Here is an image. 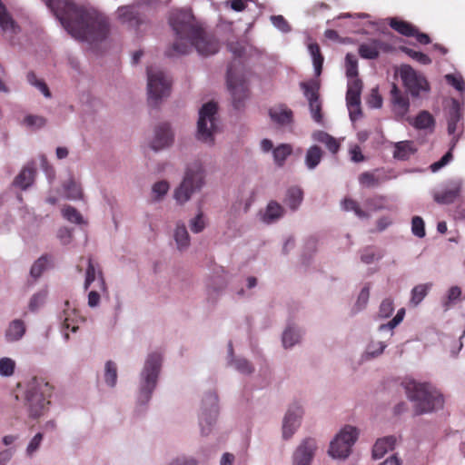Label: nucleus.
<instances>
[{
  "label": "nucleus",
  "instance_id": "6e6d98bb",
  "mask_svg": "<svg viewBox=\"0 0 465 465\" xmlns=\"http://www.w3.org/2000/svg\"><path fill=\"white\" fill-rule=\"evenodd\" d=\"M453 159V154L451 153V149L448 151L439 161L433 163L430 165V170L435 173L438 172L440 169L447 165L450 162H451Z\"/></svg>",
  "mask_w": 465,
  "mask_h": 465
},
{
  "label": "nucleus",
  "instance_id": "6ab92c4d",
  "mask_svg": "<svg viewBox=\"0 0 465 465\" xmlns=\"http://www.w3.org/2000/svg\"><path fill=\"white\" fill-rule=\"evenodd\" d=\"M173 141V134L170 125L163 123L156 126L154 130V137L151 142V148L154 151H159L170 146Z\"/></svg>",
  "mask_w": 465,
  "mask_h": 465
},
{
  "label": "nucleus",
  "instance_id": "79ce46f5",
  "mask_svg": "<svg viewBox=\"0 0 465 465\" xmlns=\"http://www.w3.org/2000/svg\"><path fill=\"white\" fill-rule=\"evenodd\" d=\"M64 307L63 315L61 316V319H63V326L66 329L71 328L73 331H76L78 327L74 324V320L71 318V314H75V309H73L72 312H69L70 303L68 301L64 302Z\"/></svg>",
  "mask_w": 465,
  "mask_h": 465
},
{
  "label": "nucleus",
  "instance_id": "3c124183",
  "mask_svg": "<svg viewBox=\"0 0 465 465\" xmlns=\"http://www.w3.org/2000/svg\"><path fill=\"white\" fill-rule=\"evenodd\" d=\"M24 123L25 125L33 128H41L46 124V120L43 116L39 115H27L24 119Z\"/></svg>",
  "mask_w": 465,
  "mask_h": 465
},
{
  "label": "nucleus",
  "instance_id": "423d86ee",
  "mask_svg": "<svg viewBox=\"0 0 465 465\" xmlns=\"http://www.w3.org/2000/svg\"><path fill=\"white\" fill-rule=\"evenodd\" d=\"M162 356L157 352L148 355L143 370L141 373L142 384L138 401L145 404L151 399L152 393L156 387L158 375L161 370Z\"/></svg>",
  "mask_w": 465,
  "mask_h": 465
},
{
  "label": "nucleus",
  "instance_id": "f8f14e48",
  "mask_svg": "<svg viewBox=\"0 0 465 465\" xmlns=\"http://www.w3.org/2000/svg\"><path fill=\"white\" fill-rule=\"evenodd\" d=\"M227 85L232 96L234 108L241 109L243 106V102L249 96V89L245 79L243 77H237L234 74L232 64L227 70Z\"/></svg>",
  "mask_w": 465,
  "mask_h": 465
},
{
  "label": "nucleus",
  "instance_id": "603ef678",
  "mask_svg": "<svg viewBox=\"0 0 465 465\" xmlns=\"http://www.w3.org/2000/svg\"><path fill=\"white\" fill-rule=\"evenodd\" d=\"M394 311V305L391 299H384L381 305L379 310V315L381 318H388L390 317Z\"/></svg>",
  "mask_w": 465,
  "mask_h": 465
},
{
  "label": "nucleus",
  "instance_id": "aec40b11",
  "mask_svg": "<svg viewBox=\"0 0 465 465\" xmlns=\"http://www.w3.org/2000/svg\"><path fill=\"white\" fill-rule=\"evenodd\" d=\"M384 169H375L372 172H363L359 175V183L367 188H374L391 179Z\"/></svg>",
  "mask_w": 465,
  "mask_h": 465
},
{
  "label": "nucleus",
  "instance_id": "1a4fd4ad",
  "mask_svg": "<svg viewBox=\"0 0 465 465\" xmlns=\"http://www.w3.org/2000/svg\"><path fill=\"white\" fill-rule=\"evenodd\" d=\"M217 104L213 102L204 104L199 111L197 123V139L209 143H213V132L215 131V115Z\"/></svg>",
  "mask_w": 465,
  "mask_h": 465
},
{
  "label": "nucleus",
  "instance_id": "2f4dec72",
  "mask_svg": "<svg viewBox=\"0 0 465 465\" xmlns=\"http://www.w3.org/2000/svg\"><path fill=\"white\" fill-rule=\"evenodd\" d=\"M301 88L303 90L305 97L309 104L319 101L320 84L317 80L301 83Z\"/></svg>",
  "mask_w": 465,
  "mask_h": 465
},
{
  "label": "nucleus",
  "instance_id": "0eeeda50",
  "mask_svg": "<svg viewBox=\"0 0 465 465\" xmlns=\"http://www.w3.org/2000/svg\"><path fill=\"white\" fill-rule=\"evenodd\" d=\"M148 102L157 106L161 100L170 94L171 79L162 71L147 67Z\"/></svg>",
  "mask_w": 465,
  "mask_h": 465
},
{
  "label": "nucleus",
  "instance_id": "c756f323",
  "mask_svg": "<svg viewBox=\"0 0 465 465\" xmlns=\"http://www.w3.org/2000/svg\"><path fill=\"white\" fill-rule=\"evenodd\" d=\"M381 43L378 40H373L371 43L361 44L359 46V54L365 59H376L380 54Z\"/></svg>",
  "mask_w": 465,
  "mask_h": 465
},
{
  "label": "nucleus",
  "instance_id": "2eb2a0df",
  "mask_svg": "<svg viewBox=\"0 0 465 465\" xmlns=\"http://www.w3.org/2000/svg\"><path fill=\"white\" fill-rule=\"evenodd\" d=\"M462 186L461 179L450 180L441 191L433 193V199L440 204H450L460 196Z\"/></svg>",
  "mask_w": 465,
  "mask_h": 465
},
{
  "label": "nucleus",
  "instance_id": "774afa93",
  "mask_svg": "<svg viewBox=\"0 0 465 465\" xmlns=\"http://www.w3.org/2000/svg\"><path fill=\"white\" fill-rule=\"evenodd\" d=\"M351 159L355 163H361L365 160L364 155L361 153V149L359 145H354L350 150Z\"/></svg>",
  "mask_w": 465,
  "mask_h": 465
},
{
  "label": "nucleus",
  "instance_id": "c03bdc74",
  "mask_svg": "<svg viewBox=\"0 0 465 465\" xmlns=\"http://www.w3.org/2000/svg\"><path fill=\"white\" fill-rule=\"evenodd\" d=\"M15 362L11 358L4 357L0 359V375L9 377L14 374Z\"/></svg>",
  "mask_w": 465,
  "mask_h": 465
},
{
  "label": "nucleus",
  "instance_id": "09e8293b",
  "mask_svg": "<svg viewBox=\"0 0 465 465\" xmlns=\"http://www.w3.org/2000/svg\"><path fill=\"white\" fill-rule=\"evenodd\" d=\"M190 229L194 233L203 232L206 226L203 213L200 212L193 219L190 221Z\"/></svg>",
  "mask_w": 465,
  "mask_h": 465
},
{
  "label": "nucleus",
  "instance_id": "f3484780",
  "mask_svg": "<svg viewBox=\"0 0 465 465\" xmlns=\"http://www.w3.org/2000/svg\"><path fill=\"white\" fill-rule=\"evenodd\" d=\"M391 109L397 118H403L410 110V100L395 84L391 89Z\"/></svg>",
  "mask_w": 465,
  "mask_h": 465
},
{
  "label": "nucleus",
  "instance_id": "f03ea898",
  "mask_svg": "<svg viewBox=\"0 0 465 465\" xmlns=\"http://www.w3.org/2000/svg\"><path fill=\"white\" fill-rule=\"evenodd\" d=\"M170 25L176 35V41L165 51L169 57L188 54L193 47L202 55L214 54L219 50V42L196 25L193 17L186 12H173Z\"/></svg>",
  "mask_w": 465,
  "mask_h": 465
},
{
  "label": "nucleus",
  "instance_id": "4c0bfd02",
  "mask_svg": "<svg viewBox=\"0 0 465 465\" xmlns=\"http://www.w3.org/2000/svg\"><path fill=\"white\" fill-rule=\"evenodd\" d=\"M346 62V76L348 79L358 78V60L352 54H347L345 57Z\"/></svg>",
  "mask_w": 465,
  "mask_h": 465
},
{
  "label": "nucleus",
  "instance_id": "4d7b16f0",
  "mask_svg": "<svg viewBox=\"0 0 465 465\" xmlns=\"http://www.w3.org/2000/svg\"><path fill=\"white\" fill-rule=\"evenodd\" d=\"M46 258L41 257L39 258L31 267L30 274L34 278H38L42 272H44L45 265H46Z\"/></svg>",
  "mask_w": 465,
  "mask_h": 465
},
{
  "label": "nucleus",
  "instance_id": "f704fd0d",
  "mask_svg": "<svg viewBox=\"0 0 465 465\" xmlns=\"http://www.w3.org/2000/svg\"><path fill=\"white\" fill-rule=\"evenodd\" d=\"M292 153V147L288 143H282L272 151L273 159L279 167H282L286 159Z\"/></svg>",
  "mask_w": 465,
  "mask_h": 465
},
{
  "label": "nucleus",
  "instance_id": "72a5a7b5",
  "mask_svg": "<svg viewBox=\"0 0 465 465\" xmlns=\"http://www.w3.org/2000/svg\"><path fill=\"white\" fill-rule=\"evenodd\" d=\"M174 240L179 250H184L190 245V236L185 225L179 223L174 231Z\"/></svg>",
  "mask_w": 465,
  "mask_h": 465
},
{
  "label": "nucleus",
  "instance_id": "de8ad7c7",
  "mask_svg": "<svg viewBox=\"0 0 465 465\" xmlns=\"http://www.w3.org/2000/svg\"><path fill=\"white\" fill-rule=\"evenodd\" d=\"M411 232L412 233L419 237L423 238L426 234L425 232V225L424 221L420 216H414L411 220Z\"/></svg>",
  "mask_w": 465,
  "mask_h": 465
},
{
  "label": "nucleus",
  "instance_id": "c85d7f7f",
  "mask_svg": "<svg viewBox=\"0 0 465 465\" xmlns=\"http://www.w3.org/2000/svg\"><path fill=\"white\" fill-rule=\"evenodd\" d=\"M389 25L393 30L404 36L411 37L416 34V27L407 21L393 17L390 19Z\"/></svg>",
  "mask_w": 465,
  "mask_h": 465
},
{
  "label": "nucleus",
  "instance_id": "0e129e2a",
  "mask_svg": "<svg viewBox=\"0 0 465 465\" xmlns=\"http://www.w3.org/2000/svg\"><path fill=\"white\" fill-rule=\"evenodd\" d=\"M95 280V268L91 259L88 260V267L86 270V277L84 282V289L87 290L90 284Z\"/></svg>",
  "mask_w": 465,
  "mask_h": 465
},
{
  "label": "nucleus",
  "instance_id": "ea45409f",
  "mask_svg": "<svg viewBox=\"0 0 465 465\" xmlns=\"http://www.w3.org/2000/svg\"><path fill=\"white\" fill-rule=\"evenodd\" d=\"M104 380L105 382L111 387H114L116 384L117 368L116 364L112 361H108L105 363Z\"/></svg>",
  "mask_w": 465,
  "mask_h": 465
},
{
  "label": "nucleus",
  "instance_id": "680f3d73",
  "mask_svg": "<svg viewBox=\"0 0 465 465\" xmlns=\"http://www.w3.org/2000/svg\"><path fill=\"white\" fill-rule=\"evenodd\" d=\"M446 80L448 84L452 85L456 90L462 92L465 89V83L462 78L457 77L453 74H447Z\"/></svg>",
  "mask_w": 465,
  "mask_h": 465
},
{
  "label": "nucleus",
  "instance_id": "f257e3e1",
  "mask_svg": "<svg viewBox=\"0 0 465 465\" xmlns=\"http://www.w3.org/2000/svg\"><path fill=\"white\" fill-rule=\"evenodd\" d=\"M74 38L89 43L106 38L109 24L95 9L72 0H42Z\"/></svg>",
  "mask_w": 465,
  "mask_h": 465
},
{
  "label": "nucleus",
  "instance_id": "052dcab7",
  "mask_svg": "<svg viewBox=\"0 0 465 465\" xmlns=\"http://www.w3.org/2000/svg\"><path fill=\"white\" fill-rule=\"evenodd\" d=\"M461 295V290L458 286H452L448 292V301L444 303L445 310H448L451 302H456Z\"/></svg>",
  "mask_w": 465,
  "mask_h": 465
},
{
  "label": "nucleus",
  "instance_id": "7c9ffc66",
  "mask_svg": "<svg viewBox=\"0 0 465 465\" xmlns=\"http://www.w3.org/2000/svg\"><path fill=\"white\" fill-rule=\"evenodd\" d=\"M415 152L416 149L413 147L412 142L402 141L395 144L393 156L398 160L405 161L408 160Z\"/></svg>",
  "mask_w": 465,
  "mask_h": 465
},
{
  "label": "nucleus",
  "instance_id": "9b49d317",
  "mask_svg": "<svg viewBox=\"0 0 465 465\" xmlns=\"http://www.w3.org/2000/svg\"><path fill=\"white\" fill-rule=\"evenodd\" d=\"M400 76L403 85L412 97H419L421 93H428L430 91V84L426 77L415 71L411 65H401Z\"/></svg>",
  "mask_w": 465,
  "mask_h": 465
},
{
  "label": "nucleus",
  "instance_id": "13d9d810",
  "mask_svg": "<svg viewBox=\"0 0 465 465\" xmlns=\"http://www.w3.org/2000/svg\"><path fill=\"white\" fill-rule=\"evenodd\" d=\"M46 294L45 292H38L33 295L29 302V309L32 312L38 310L45 301Z\"/></svg>",
  "mask_w": 465,
  "mask_h": 465
},
{
  "label": "nucleus",
  "instance_id": "8fccbe9b",
  "mask_svg": "<svg viewBox=\"0 0 465 465\" xmlns=\"http://www.w3.org/2000/svg\"><path fill=\"white\" fill-rule=\"evenodd\" d=\"M169 190V183L166 181H160L153 185L152 192L155 200H160L167 193Z\"/></svg>",
  "mask_w": 465,
  "mask_h": 465
},
{
  "label": "nucleus",
  "instance_id": "5701e85b",
  "mask_svg": "<svg viewBox=\"0 0 465 465\" xmlns=\"http://www.w3.org/2000/svg\"><path fill=\"white\" fill-rule=\"evenodd\" d=\"M312 139L326 146V148L333 154L337 153L341 147L339 140L324 131H316L312 134Z\"/></svg>",
  "mask_w": 465,
  "mask_h": 465
},
{
  "label": "nucleus",
  "instance_id": "338daca9",
  "mask_svg": "<svg viewBox=\"0 0 465 465\" xmlns=\"http://www.w3.org/2000/svg\"><path fill=\"white\" fill-rule=\"evenodd\" d=\"M235 368L242 373H251L252 367L251 363L245 359H238L234 362Z\"/></svg>",
  "mask_w": 465,
  "mask_h": 465
},
{
  "label": "nucleus",
  "instance_id": "4468645a",
  "mask_svg": "<svg viewBox=\"0 0 465 465\" xmlns=\"http://www.w3.org/2000/svg\"><path fill=\"white\" fill-rule=\"evenodd\" d=\"M218 397L214 392L206 394L203 400L204 410L200 417V426L202 433L206 435L211 430V426L216 420L218 415Z\"/></svg>",
  "mask_w": 465,
  "mask_h": 465
},
{
  "label": "nucleus",
  "instance_id": "c9c22d12",
  "mask_svg": "<svg viewBox=\"0 0 465 465\" xmlns=\"http://www.w3.org/2000/svg\"><path fill=\"white\" fill-rule=\"evenodd\" d=\"M322 151L317 145L311 146L305 155V163L309 169H314L321 162Z\"/></svg>",
  "mask_w": 465,
  "mask_h": 465
},
{
  "label": "nucleus",
  "instance_id": "6e6552de",
  "mask_svg": "<svg viewBox=\"0 0 465 465\" xmlns=\"http://www.w3.org/2000/svg\"><path fill=\"white\" fill-rule=\"evenodd\" d=\"M388 199L385 195L374 194L365 199L364 205L367 210H363L360 203L352 199L346 197L341 202V207L346 212H353L354 214L361 219H369L370 212H377L389 209Z\"/></svg>",
  "mask_w": 465,
  "mask_h": 465
},
{
  "label": "nucleus",
  "instance_id": "cd10ccee",
  "mask_svg": "<svg viewBox=\"0 0 465 465\" xmlns=\"http://www.w3.org/2000/svg\"><path fill=\"white\" fill-rule=\"evenodd\" d=\"M303 199V193L301 188L297 186L290 187L284 198V203L289 206L290 209L295 211L301 205Z\"/></svg>",
  "mask_w": 465,
  "mask_h": 465
},
{
  "label": "nucleus",
  "instance_id": "49530a36",
  "mask_svg": "<svg viewBox=\"0 0 465 465\" xmlns=\"http://www.w3.org/2000/svg\"><path fill=\"white\" fill-rule=\"evenodd\" d=\"M65 194L68 199L77 200L82 197V189L80 185H78L74 181H70L64 186Z\"/></svg>",
  "mask_w": 465,
  "mask_h": 465
},
{
  "label": "nucleus",
  "instance_id": "bf43d9fd",
  "mask_svg": "<svg viewBox=\"0 0 465 465\" xmlns=\"http://www.w3.org/2000/svg\"><path fill=\"white\" fill-rule=\"evenodd\" d=\"M43 440V434L38 432L29 442L26 448V453L28 456H32L40 447Z\"/></svg>",
  "mask_w": 465,
  "mask_h": 465
},
{
  "label": "nucleus",
  "instance_id": "a878e982",
  "mask_svg": "<svg viewBox=\"0 0 465 465\" xmlns=\"http://www.w3.org/2000/svg\"><path fill=\"white\" fill-rule=\"evenodd\" d=\"M25 324L22 320H14L5 330V339L8 341H19L25 335Z\"/></svg>",
  "mask_w": 465,
  "mask_h": 465
},
{
  "label": "nucleus",
  "instance_id": "39448f33",
  "mask_svg": "<svg viewBox=\"0 0 465 465\" xmlns=\"http://www.w3.org/2000/svg\"><path fill=\"white\" fill-rule=\"evenodd\" d=\"M204 184V169L201 163L195 162L186 169L181 184L175 189L173 197L180 204L186 203Z\"/></svg>",
  "mask_w": 465,
  "mask_h": 465
},
{
  "label": "nucleus",
  "instance_id": "4be33fe9",
  "mask_svg": "<svg viewBox=\"0 0 465 465\" xmlns=\"http://www.w3.org/2000/svg\"><path fill=\"white\" fill-rule=\"evenodd\" d=\"M269 115L272 122L285 125L292 122V112L284 104L275 105L269 110Z\"/></svg>",
  "mask_w": 465,
  "mask_h": 465
},
{
  "label": "nucleus",
  "instance_id": "7ed1b4c3",
  "mask_svg": "<svg viewBox=\"0 0 465 465\" xmlns=\"http://www.w3.org/2000/svg\"><path fill=\"white\" fill-rule=\"evenodd\" d=\"M404 387L408 398L414 403L416 414L430 412L443 407L442 394L431 384L410 380L404 382Z\"/></svg>",
  "mask_w": 465,
  "mask_h": 465
},
{
  "label": "nucleus",
  "instance_id": "e433bc0d",
  "mask_svg": "<svg viewBox=\"0 0 465 465\" xmlns=\"http://www.w3.org/2000/svg\"><path fill=\"white\" fill-rule=\"evenodd\" d=\"M309 51L312 57L315 74L319 76L322 71V64L324 58L321 53L320 46L318 44H311L309 45Z\"/></svg>",
  "mask_w": 465,
  "mask_h": 465
},
{
  "label": "nucleus",
  "instance_id": "20e7f679",
  "mask_svg": "<svg viewBox=\"0 0 465 465\" xmlns=\"http://www.w3.org/2000/svg\"><path fill=\"white\" fill-rule=\"evenodd\" d=\"M54 387L43 377H34L27 384L25 405L29 416L38 418L45 413L50 404Z\"/></svg>",
  "mask_w": 465,
  "mask_h": 465
},
{
  "label": "nucleus",
  "instance_id": "b1692460",
  "mask_svg": "<svg viewBox=\"0 0 465 465\" xmlns=\"http://www.w3.org/2000/svg\"><path fill=\"white\" fill-rule=\"evenodd\" d=\"M284 213V208L278 202L270 201L262 215V221L266 223H272L282 218Z\"/></svg>",
  "mask_w": 465,
  "mask_h": 465
},
{
  "label": "nucleus",
  "instance_id": "a211bd4d",
  "mask_svg": "<svg viewBox=\"0 0 465 465\" xmlns=\"http://www.w3.org/2000/svg\"><path fill=\"white\" fill-rule=\"evenodd\" d=\"M302 411L297 404L290 407L283 419L282 436L285 440L290 439L300 425V419Z\"/></svg>",
  "mask_w": 465,
  "mask_h": 465
},
{
  "label": "nucleus",
  "instance_id": "dca6fc26",
  "mask_svg": "<svg viewBox=\"0 0 465 465\" xmlns=\"http://www.w3.org/2000/svg\"><path fill=\"white\" fill-rule=\"evenodd\" d=\"M316 450L315 440L312 438L305 439L293 453L292 465H311Z\"/></svg>",
  "mask_w": 465,
  "mask_h": 465
},
{
  "label": "nucleus",
  "instance_id": "37998d69",
  "mask_svg": "<svg viewBox=\"0 0 465 465\" xmlns=\"http://www.w3.org/2000/svg\"><path fill=\"white\" fill-rule=\"evenodd\" d=\"M300 333L292 328H287L282 334V344L285 348L292 347L299 341Z\"/></svg>",
  "mask_w": 465,
  "mask_h": 465
},
{
  "label": "nucleus",
  "instance_id": "9d476101",
  "mask_svg": "<svg viewBox=\"0 0 465 465\" xmlns=\"http://www.w3.org/2000/svg\"><path fill=\"white\" fill-rule=\"evenodd\" d=\"M357 438V429L349 425L345 426L331 442L329 450L330 455L333 458H347Z\"/></svg>",
  "mask_w": 465,
  "mask_h": 465
},
{
  "label": "nucleus",
  "instance_id": "864d4df0",
  "mask_svg": "<svg viewBox=\"0 0 465 465\" xmlns=\"http://www.w3.org/2000/svg\"><path fill=\"white\" fill-rule=\"evenodd\" d=\"M271 21L272 25L278 28L280 31L283 33H288L291 31V26L287 20L281 15H272Z\"/></svg>",
  "mask_w": 465,
  "mask_h": 465
},
{
  "label": "nucleus",
  "instance_id": "5fc2aeb1",
  "mask_svg": "<svg viewBox=\"0 0 465 465\" xmlns=\"http://www.w3.org/2000/svg\"><path fill=\"white\" fill-rule=\"evenodd\" d=\"M404 315H405V310L403 308L400 309L398 311L397 314L393 317V319L391 321H390L386 324H381L380 326V328H379L380 331H383L386 329H389V330L394 329L400 322H402Z\"/></svg>",
  "mask_w": 465,
  "mask_h": 465
},
{
  "label": "nucleus",
  "instance_id": "58836bf2",
  "mask_svg": "<svg viewBox=\"0 0 465 465\" xmlns=\"http://www.w3.org/2000/svg\"><path fill=\"white\" fill-rule=\"evenodd\" d=\"M430 284H419L411 291V302L413 305H418L427 295Z\"/></svg>",
  "mask_w": 465,
  "mask_h": 465
},
{
  "label": "nucleus",
  "instance_id": "a19ab883",
  "mask_svg": "<svg viewBox=\"0 0 465 465\" xmlns=\"http://www.w3.org/2000/svg\"><path fill=\"white\" fill-rule=\"evenodd\" d=\"M63 216L69 222L81 224L84 223L81 213L73 206L67 205L62 209Z\"/></svg>",
  "mask_w": 465,
  "mask_h": 465
},
{
  "label": "nucleus",
  "instance_id": "ddd939ff",
  "mask_svg": "<svg viewBox=\"0 0 465 465\" xmlns=\"http://www.w3.org/2000/svg\"><path fill=\"white\" fill-rule=\"evenodd\" d=\"M362 81L361 79L348 80L346 103L350 112V117L352 121L357 120L361 114V94L362 90Z\"/></svg>",
  "mask_w": 465,
  "mask_h": 465
},
{
  "label": "nucleus",
  "instance_id": "e2e57ef3",
  "mask_svg": "<svg viewBox=\"0 0 465 465\" xmlns=\"http://www.w3.org/2000/svg\"><path fill=\"white\" fill-rule=\"evenodd\" d=\"M309 106H310L311 113H312V118L314 119V121L317 123L322 122V104H321L320 100L309 104Z\"/></svg>",
  "mask_w": 465,
  "mask_h": 465
},
{
  "label": "nucleus",
  "instance_id": "473e14b6",
  "mask_svg": "<svg viewBox=\"0 0 465 465\" xmlns=\"http://www.w3.org/2000/svg\"><path fill=\"white\" fill-rule=\"evenodd\" d=\"M119 17L123 23L130 25H139L141 21L138 12L131 6H123L118 9Z\"/></svg>",
  "mask_w": 465,
  "mask_h": 465
},
{
  "label": "nucleus",
  "instance_id": "bb28decb",
  "mask_svg": "<svg viewBox=\"0 0 465 465\" xmlns=\"http://www.w3.org/2000/svg\"><path fill=\"white\" fill-rule=\"evenodd\" d=\"M396 439L393 436L384 437L379 439L372 449V456L374 459H380L383 457L389 450L394 448Z\"/></svg>",
  "mask_w": 465,
  "mask_h": 465
},
{
  "label": "nucleus",
  "instance_id": "393cba45",
  "mask_svg": "<svg viewBox=\"0 0 465 465\" xmlns=\"http://www.w3.org/2000/svg\"><path fill=\"white\" fill-rule=\"evenodd\" d=\"M411 124L418 130L430 129L432 131L435 126V119L430 112L423 110L411 120Z\"/></svg>",
  "mask_w": 465,
  "mask_h": 465
},
{
  "label": "nucleus",
  "instance_id": "69168bd1",
  "mask_svg": "<svg viewBox=\"0 0 465 465\" xmlns=\"http://www.w3.org/2000/svg\"><path fill=\"white\" fill-rule=\"evenodd\" d=\"M368 103H369L370 106L372 108L381 107L382 98L380 95L377 88L371 90Z\"/></svg>",
  "mask_w": 465,
  "mask_h": 465
},
{
  "label": "nucleus",
  "instance_id": "a18cd8bd",
  "mask_svg": "<svg viewBox=\"0 0 465 465\" xmlns=\"http://www.w3.org/2000/svg\"><path fill=\"white\" fill-rule=\"evenodd\" d=\"M401 50L421 64H430L431 63V59L424 53L415 51L409 47H402Z\"/></svg>",
  "mask_w": 465,
  "mask_h": 465
},
{
  "label": "nucleus",
  "instance_id": "412c9836",
  "mask_svg": "<svg viewBox=\"0 0 465 465\" xmlns=\"http://www.w3.org/2000/svg\"><path fill=\"white\" fill-rule=\"evenodd\" d=\"M36 169L34 163L25 165L15 178L13 184L22 190H26L35 182Z\"/></svg>",
  "mask_w": 465,
  "mask_h": 465
}]
</instances>
